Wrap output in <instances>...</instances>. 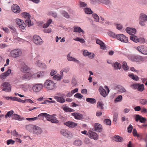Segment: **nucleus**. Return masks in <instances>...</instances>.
<instances>
[{"instance_id": "27", "label": "nucleus", "mask_w": 147, "mask_h": 147, "mask_svg": "<svg viewBox=\"0 0 147 147\" xmlns=\"http://www.w3.org/2000/svg\"><path fill=\"white\" fill-rule=\"evenodd\" d=\"M102 126L100 124L96 123L95 124L94 131H97L101 130L102 129Z\"/></svg>"}, {"instance_id": "12", "label": "nucleus", "mask_w": 147, "mask_h": 147, "mask_svg": "<svg viewBox=\"0 0 147 147\" xmlns=\"http://www.w3.org/2000/svg\"><path fill=\"white\" fill-rule=\"evenodd\" d=\"M45 117L47 121H51L53 116L46 113H42L38 115V117Z\"/></svg>"}, {"instance_id": "50", "label": "nucleus", "mask_w": 147, "mask_h": 147, "mask_svg": "<svg viewBox=\"0 0 147 147\" xmlns=\"http://www.w3.org/2000/svg\"><path fill=\"white\" fill-rule=\"evenodd\" d=\"M38 117H38V116L37 117H33V118H26V119L28 121H33L34 120H35L38 119Z\"/></svg>"}, {"instance_id": "39", "label": "nucleus", "mask_w": 147, "mask_h": 147, "mask_svg": "<svg viewBox=\"0 0 147 147\" xmlns=\"http://www.w3.org/2000/svg\"><path fill=\"white\" fill-rule=\"evenodd\" d=\"M63 109L64 111L66 112H72L74 111V110L73 109L69 108L67 106L64 107V108H63Z\"/></svg>"}, {"instance_id": "1", "label": "nucleus", "mask_w": 147, "mask_h": 147, "mask_svg": "<svg viewBox=\"0 0 147 147\" xmlns=\"http://www.w3.org/2000/svg\"><path fill=\"white\" fill-rule=\"evenodd\" d=\"M43 86L47 90H53L56 88V83L53 81L47 79L45 81Z\"/></svg>"}, {"instance_id": "23", "label": "nucleus", "mask_w": 147, "mask_h": 147, "mask_svg": "<svg viewBox=\"0 0 147 147\" xmlns=\"http://www.w3.org/2000/svg\"><path fill=\"white\" fill-rule=\"evenodd\" d=\"M71 115L74 116L75 119H80L83 117L82 115L79 113H71Z\"/></svg>"}, {"instance_id": "56", "label": "nucleus", "mask_w": 147, "mask_h": 147, "mask_svg": "<svg viewBox=\"0 0 147 147\" xmlns=\"http://www.w3.org/2000/svg\"><path fill=\"white\" fill-rule=\"evenodd\" d=\"M133 134L134 136H137L138 137H139V135L137 134V131L136 129H134L133 131Z\"/></svg>"}, {"instance_id": "24", "label": "nucleus", "mask_w": 147, "mask_h": 147, "mask_svg": "<svg viewBox=\"0 0 147 147\" xmlns=\"http://www.w3.org/2000/svg\"><path fill=\"white\" fill-rule=\"evenodd\" d=\"M11 117L12 119L20 121L24 119L23 117L21 118L20 115L16 114H13Z\"/></svg>"}, {"instance_id": "36", "label": "nucleus", "mask_w": 147, "mask_h": 147, "mask_svg": "<svg viewBox=\"0 0 147 147\" xmlns=\"http://www.w3.org/2000/svg\"><path fill=\"white\" fill-rule=\"evenodd\" d=\"M139 102L143 105H147V99H141L140 100Z\"/></svg>"}, {"instance_id": "28", "label": "nucleus", "mask_w": 147, "mask_h": 147, "mask_svg": "<svg viewBox=\"0 0 147 147\" xmlns=\"http://www.w3.org/2000/svg\"><path fill=\"white\" fill-rule=\"evenodd\" d=\"M113 66L115 69H120L121 68V64L117 62L115 63Z\"/></svg>"}, {"instance_id": "42", "label": "nucleus", "mask_w": 147, "mask_h": 147, "mask_svg": "<svg viewBox=\"0 0 147 147\" xmlns=\"http://www.w3.org/2000/svg\"><path fill=\"white\" fill-rule=\"evenodd\" d=\"M13 113V110H11L10 111H8L7 113L5 115V117L6 118H7V117H10L12 115Z\"/></svg>"}, {"instance_id": "18", "label": "nucleus", "mask_w": 147, "mask_h": 147, "mask_svg": "<svg viewBox=\"0 0 147 147\" xmlns=\"http://www.w3.org/2000/svg\"><path fill=\"white\" fill-rule=\"evenodd\" d=\"M88 135L90 138L93 139L95 140H96L98 138V136L95 132L91 131L88 133Z\"/></svg>"}, {"instance_id": "40", "label": "nucleus", "mask_w": 147, "mask_h": 147, "mask_svg": "<svg viewBox=\"0 0 147 147\" xmlns=\"http://www.w3.org/2000/svg\"><path fill=\"white\" fill-rule=\"evenodd\" d=\"M85 13L88 14H91L92 13V11L90 8L86 7L84 9Z\"/></svg>"}, {"instance_id": "11", "label": "nucleus", "mask_w": 147, "mask_h": 147, "mask_svg": "<svg viewBox=\"0 0 147 147\" xmlns=\"http://www.w3.org/2000/svg\"><path fill=\"white\" fill-rule=\"evenodd\" d=\"M35 63L36 66L42 69H45L47 68V65L46 64L44 63H42L40 60H37Z\"/></svg>"}, {"instance_id": "44", "label": "nucleus", "mask_w": 147, "mask_h": 147, "mask_svg": "<svg viewBox=\"0 0 147 147\" xmlns=\"http://www.w3.org/2000/svg\"><path fill=\"white\" fill-rule=\"evenodd\" d=\"M144 84H139L138 90V91L140 92H142L144 90Z\"/></svg>"}, {"instance_id": "60", "label": "nucleus", "mask_w": 147, "mask_h": 147, "mask_svg": "<svg viewBox=\"0 0 147 147\" xmlns=\"http://www.w3.org/2000/svg\"><path fill=\"white\" fill-rule=\"evenodd\" d=\"M43 31L45 33H51L52 32V29L51 28H49L47 29H44Z\"/></svg>"}, {"instance_id": "43", "label": "nucleus", "mask_w": 147, "mask_h": 147, "mask_svg": "<svg viewBox=\"0 0 147 147\" xmlns=\"http://www.w3.org/2000/svg\"><path fill=\"white\" fill-rule=\"evenodd\" d=\"M147 21V19H141L139 23L141 26H144L145 25V23Z\"/></svg>"}, {"instance_id": "9", "label": "nucleus", "mask_w": 147, "mask_h": 147, "mask_svg": "<svg viewBox=\"0 0 147 147\" xmlns=\"http://www.w3.org/2000/svg\"><path fill=\"white\" fill-rule=\"evenodd\" d=\"M137 49L142 53L144 55H147V47L145 46H140L137 47Z\"/></svg>"}, {"instance_id": "30", "label": "nucleus", "mask_w": 147, "mask_h": 147, "mask_svg": "<svg viewBox=\"0 0 147 147\" xmlns=\"http://www.w3.org/2000/svg\"><path fill=\"white\" fill-rule=\"evenodd\" d=\"M87 102L92 104H94L96 103V100L94 98H86Z\"/></svg>"}, {"instance_id": "16", "label": "nucleus", "mask_w": 147, "mask_h": 147, "mask_svg": "<svg viewBox=\"0 0 147 147\" xmlns=\"http://www.w3.org/2000/svg\"><path fill=\"white\" fill-rule=\"evenodd\" d=\"M12 10L13 11L16 13H19L20 11V7L17 4H13L11 7Z\"/></svg>"}, {"instance_id": "22", "label": "nucleus", "mask_w": 147, "mask_h": 147, "mask_svg": "<svg viewBox=\"0 0 147 147\" xmlns=\"http://www.w3.org/2000/svg\"><path fill=\"white\" fill-rule=\"evenodd\" d=\"M33 131L34 134H39L42 132V130L40 128L37 126H35L33 128Z\"/></svg>"}, {"instance_id": "34", "label": "nucleus", "mask_w": 147, "mask_h": 147, "mask_svg": "<svg viewBox=\"0 0 147 147\" xmlns=\"http://www.w3.org/2000/svg\"><path fill=\"white\" fill-rule=\"evenodd\" d=\"M22 16L25 18H30L31 17L29 13L27 12H23L21 14Z\"/></svg>"}, {"instance_id": "54", "label": "nucleus", "mask_w": 147, "mask_h": 147, "mask_svg": "<svg viewBox=\"0 0 147 147\" xmlns=\"http://www.w3.org/2000/svg\"><path fill=\"white\" fill-rule=\"evenodd\" d=\"M74 96L75 97L79 99L82 98L83 97V95L80 93H77L76 94H75Z\"/></svg>"}, {"instance_id": "62", "label": "nucleus", "mask_w": 147, "mask_h": 147, "mask_svg": "<svg viewBox=\"0 0 147 147\" xmlns=\"http://www.w3.org/2000/svg\"><path fill=\"white\" fill-rule=\"evenodd\" d=\"M94 53L90 52L88 56L89 58L92 59L94 58Z\"/></svg>"}, {"instance_id": "37", "label": "nucleus", "mask_w": 147, "mask_h": 147, "mask_svg": "<svg viewBox=\"0 0 147 147\" xmlns=\"http://www.w3.org/2000/svg\"><path fill=\"white\" fill-rule=\"evenodd\" d=\"M73 39L76 41L82 43H84L85 42L84 40L80 37H77L76 38H74Z\"/></svg>"}, {"instance_id": "25", "label": "nucleus", "mask_w": 147, "mask_h": 147, "mask_svg": "<svg viewBox=\"0 0 147 147\" xmlns=\"http://www.w3.org/2000/svg\"><path fill=\"white\" fill-rule=\"evenodd\" d=\"M24 74L21 77V78L22 80H29L30 77V74L28 72Z\"/></svg>"}, {"instance_id": "38", "label": "nucleus", "mask_w": 147, "mask_h": 147, "mask_svg": "<svg viewBox=\"0 0 147 147\" xmlns=\"http://www.w3.org/2000/svg\"><path fill=\"white\" fill-rule=\"evenodd\" d=\"M74 32H78L79 33L81 32H84V31L80 27H75L74 29Z\"/></svg>"}, {"instance_id": "29", "label": "nucleus", "mask_w": 147, "mask_h": 147, "mask_svg": "<svg viewBox=\"0 0 147 147\" xmlns=\"http://www.w3.org/2000/svg\"><path fill=\"white\" fill-rule=\"evenodd\" d=\"M67 59L68 61H72L78 63H79L80 62L79 61L71 56L67 58Z\"/></svg>"}, {"instance_id": "6", "label": "nucleus", "mask_w": 147, "mask_h": 147, "mask_svg": "<svg viewBox=\"0 0 147 147\" xmlns=\"http://www.w3.org/2000/svg\"><path fill=\"white\" fill-rule=\"evenodd\" d=\"M43 85L42 84H37L34 85L32 88L33 91L35 92H39L43 88Z\"/></svg>"}, {"instance_id": "58", "label": "nucleus", "mask_w": 147, "mask_h": 147, "mask_svg": "<svg viewBox=\"0 0 147 147\" xmlns=\"http://www.w3.org/2000/svg\"><path fill=\"white\" fill-rule=\"evenodd\" d=\"M15 143V141L11 139H10L7 141V144L9 145L10 144H13Z\"/></svg>"}, {"instance_id": "2", "label": "nucleus", "mask_w": 147, "mask_h": 147, "mask_svg": "<svg viewBox=\"0 0 147 147\" xmlns=\"http://www.w3.org/2000/svg\"><path fill=\"white\" fill-rule=\"evenodd\" d=\"M22 51L19 49H15L11 51L10 54L12 57L17 58L20 56L22 55Z\"/></svg>"}, {"instance_id": "55", "label": "nucleus", "mask_w": 147, "mask_h": 147, "mask_svg": "<svg viewBox=\"0 0 147 147\" xmlns=\"http://www.w3.org/2000/svg\"><path fill=\"white\" fill-rule=\"evenodd\" d=\"M16 23L17 25H19L21 24H23L24 23V21L21 20V19H18L16 20Z\"/></svg>"}, {"instance_id": "57", "label": "nucleus", "mask_w": 147, "mask_h": 147, "mask_svg": "<svg viewBox=\"0 0 147 147\" xmlns=\"http://www.w3.org/2000/svg\"><path fill=\"white\" fill-rule=\"evenodd\" d=\"M18 26L20 28L23 30H24L26 26V24L24 23L23 24H21L19 25Z\"/></svg>"}, {"instance_id": "33", "label": "nucleus", "mask_w": 147, "mask_h": 147, "mask_svg": "<svg viewBox=\"0 0 147 147\" xmlns=\"http://www.w3.org/2000/svg\"><path fill=\"white\" fill-rule=\"evenodd\" d=\"M138 37L134 34L131 35L130 36V39L136 43L138 42Z\"/></svg>"}, {"instance_id": "59", "label": "nucleus", "mask_w": 147, "mask_h": 147, "mask_svg": "<svg viewBox=\"0 0 147 147\" xmlns=\"http://www.w3.org/2000/svg\"><path fill=\"white\" fill-rule=\"evenodd\" d=\"M104 122L107 125H111V121L110 119H105Z\"/></svg>"}, {"instance_id": "21", "label": "nucleus", "mask_w": 147, "mask_h": 147, "mask_svg": "<svg viewBox=\"0 0 147 147\" xmlns=\"http://www.w3.org/2000/svg\"><path fill=\"white\" fill-rule=\"evenodd\" d=\"M54 98L57 102L63 104L65 102V99L62 96H55Z\"/></svg>"}, {"instance_id": "4", "label": "nucleus", "mask_w": 147, "mask_h": 147, "mask_svg": "<svg viewBox=\"0 0 147 147\" xmlns=\"http://www.w3.org/2000/svg\"><path fill=\"white\" fill-rule=\"evenodd\" d=\"M34 43L36 45H40L42 43V40L41 38L37 35H34L33 38Z\"/></svg>"}, {"instance_id": "13", "label": "nucleus", "mask_w": 147, "mask_h": 147, "mask_svg": "<svg viewBox=\"0 0 147 147\" xmlns=\"http://www.w3.org/2000/svg\"><path fill=\"white\" fill-rule=\"evenodd\" d=\"M126 32L129 34L133 35L135 34L136 30L134 28L127 27L125 29Z\"/></svg>"}, {"instance_id": "52", "label": "nucleus", "mask_w": 147, "mask_h": 147, "mask_svg": "<svg viewBox=\"0 0 147 147\" xmlns=\"http://www.w3.org/2000/svg\"><path fill=\"white\" fill-rule=\"evenodd\" d=\"M79 4L80 7H87V4L84 2H82L81 1L79 2Z\"/></svg>"}, {"instance_id": "19", "label": "nucleus", "mask_w": 147, "mask_h": 147, "mask_svg": "<svg viewBox=\"0 0 147 147\" xmlns=\"http://www.w3.org/2000/svg\"><path fill=\"white\" fill-rule=\"evenodd\" d=\"M20 67L23 71L25 72H28L30 69L23 62H21Z\"/></svg>"}, {"instance_id": "64", "label": "nucleus", "mask_w": 147, "mask_h": 147, "mask_svg": "<svg viewBox=\"0 0 147 147\" xmlns=\"http://www.w3.org/2000/svg\"><path fill=\"white\" fill-rule=\"evenodd\" d=\"M57 73V71L56 70L52 69L50 73V75L51 76H53Z\"/></svg>"}, {"instance_id": "5", "label": "nucleus", "mask_w": 147, "mask_h": 147, "mask_svg": "<svg viewBox=\"0 0 147 147\" xmlns=\"http://www.w3.org/2000/svg\"><path fill=\"white\" fill-rule=\"evenodd\" d=\"M1 87L3 88V91L6 92H9L11 91V88L10 84L8 83L4 82L1 85Z\"/></svg>"}, {"instance_id": "35", "label": "nucleus", "mask_w": 147, "mask_h": 147, "mask_svg": "<svg viewBox=\"0 0 147 147\" xmlns=\"http://www.w3.org/2000/svg\"><path fill=\"white\" fill-rule=\"evenodd\" d=\"M101 3L106 5H109L111 4V2L110 0H99Z\"/></svg>"}, {"instance_id": "46", "label": "nucleus", "mask_w": 147, "mask_h": 147, "mask_svg": "<svg viewBox=\"0 0 147 147\" xmlns=\"http://www.w3.org/2000/svg\"><path fill=\"white\" fill-rule=\"evenodd\" d=\"M51 121L53 123H58L59 121L57 119V118L55 117H53V118L51 119Z\"/></svg>"}, {"instance_id": "17", "label": "nucleus", "mask_w": 147, "mask_h": 147, "mask_svg": "<svg viewBox=\"0 0 147 147\" xmlns=\"http://www.w3.org/2000/svg\"><path fill=\"white\" fill-rule=\"evenodd\" d=\"M64 124L69 127L73 128L78 125L76 123H74L71 121H69L64 123Z\"/></svg>"}, {"instance_id": "53", "label": "nucleus", "mask_w": 147, "mask_h": 147, "mask_svg": "<svg viewBox=\"0 0 147 147\" xmlns=\"http://www.w3.org/2000/svg\"><path fill=\"white\" fill-rule=\"evenodd\" d=\"M103 104L101 103V102H98L97 103V107L102 109H103Z\"/></svg>"}, {"instance_id": "20", "label": "nucleus", "mask_w": 147, "mask_h": 147, "mask_svg": "<svg viewBox=\"0 0 147 147\" xmlns=\"http://www.w3.org/2000/svg\"><path fill=\"white\" fill-rule=\"evenodd\" d=\"M45 75L44 71H42L37 72L33 75V76L35 78H42Z\"/></svg>"}, {"instance_id": "31", "label": "nucleus", "mask_w": 147, "mask_h": 147, "mask_svg": "<svg viewBox=\"0 0 147 147\" xmlns=\"http://www.w3.org/2000/svg\"><path fill=\"white\" fill-rule=\"evenodd\" d=\"M122 66L124 71H127L129 69V67L127 66L126 62L125 61H123L122 63Z\"/></svg>"}, {"instance_id": "63", "label": "nucleus", "mask_w": 147, "mask_h": 147, "mask_svg": "<svg viewBox=\"0 0 147 147\" xmlns=\"http://www.w3.org/2000/svg\"><path fill=\"white\" fill-rule=\"evenodd\" d=\"M62 69L64 72L67 73L69 71L70 68L69 67L67 66L63 69Z\"/></svg>"}, {"instance_id": "3", "label": "nucleus", "mask_w": 147, "mask_h": 147, "mask_svg": "<svg viewBox=\"0 0 147 147\" xmlns=\"http://www.w3.org/2000/svg\"><path fill=\"white\" fill-rule=\"evenodd\" d=\"M105 89H104L102 86L99 87L98 90L100 94L103 97H105L109 94V90L108 87L107 86H105L104 87Z\"/></svg>"}, {"instance_id": "10", "label": "nucleus", "mask_w": 147, "mask_h": 147, "mask_svg": "<svg viewBox=\"0 0 147 147\" xmlns=\"http://www.w3.org/2000/svg\"><path fill=\"white\" fill-rule=\"evenodd\" d=\"M131 59L132 61L140 62L143 61V57L139 55H133L131 57Z\"/></svg>"}, {"instance_id": "7", "label": "nucleus", "mask_w": 147, "mask_h": 147, "mask_svg": "<svg viewBox=\"0 0 147 147\" xmlns=\"http://www.w3.org/2000/svg\"><path fill=\"white\" fill-rule=\"evenodd\" d=\"M61 134L63 136L67 138H70L72 137L71 132L66 129H61L60 131Z\"/></svg>"}, {"instance_id": "51", "label": "nucleus", "mask_w": 147, "mask_h": 147, "mask_svg": "<svg viewBox=\"0 0 147 147\" xmlns=\"http://www.w3.org/2000/svg\"><path fill=\"white\" fill-rule=\"evenodd\" d=\"M25 22L29 27H30L33 25V23H31V20L30 19H28L27 20H25Z\"/></svg>"}, {"instance_id": "15", "label": "nucleus", "mask_w": 147, "mask_h": 147, "mask_svg": "<svg viewBox=\"0 0 147 147\" xmlns=\"http://www.w3.org/2000/svg\"><path fill=\"white\" fill-rule=\"evenodd\" d=\"M135 115V119L136 121H138L139 120L140 122L141 123H145L146 119L144 117L141 116L138 114L136 115Z\"/></svg>"}, {"instance_id": "48", "label": "nucleus", "mask_w": 147, "mask_h": 147, "mask_svg": "<svg viewBox=\"0 0 147 147\" xmlns=\"http://www.w3.org/2000/svg\"><path fill=\"white\" fill-rule=\"evenodd\" d=\"M108 34L109 36L113 38H117V35H116L114 32H112L111 31L109 32H108Z\"/></svg>"}, {"instance_id": "47", "label": "nucleus", "mask_w": 147, "mask_h": 147, "mask_svg": "<svg viewBox=\"0 0 147 147\" xmlns=\"http://www.w3.org/2000/svg\"><path fill=\"white\" fill-rule=\"evenodd\" d=\"M122 96L121 95L118 96L115 100V102L121 101L122 100Z\"/></svg>"}, {"instance_id": "61", "label": "nucleus", "mask_w": 147, "mask_h": 147, "mask_svg": "<svg viewBox=\"0 0 147 147\" xmlns=\"http://www.w3.org/2000/svg\"><path fill=\"white\" fill-rule=\"evenodd\" d=\"M11 134L14 136H17L18 135L17 132L15 130H14L11 132Z\"/></svg>"}, {"instance_id": "32", "label": "nucleus", "mask_w": 147, "mask_h": 147, "mask_svg": "<svg viewBox=\"0 0 147 147\" xmlns=\"http://www.w3.org/2000/svg\"><path fill=\"white\" fill-rule=\"evenodd\" d=\"M82 144V143L80 140H78L74 141V144L77 146H80Z\"/></svg>"}, {"instance_id": "14", "label": "nucleus", "mask_w": 147, "mask_h": 147, "mask_svg": "<svg viewBox=\"0 0 147 147\" xmlns=\"http://www.w3.org/2000/svg\"><path fill=\"white\" fill-rule=\"evenodd\" d=\"M11 70L10 69H8L6 72L3 73L0 75V78L3 80L8 76L11 73Z\"/></svg>"}, {"instance_id": "8", "label": "nucleus", "mask_w": 147, "mask_h": 147, "mask_svg": "<svg viewBox=\"0 0 147 147\" xmlns=\"http://www.w3.org/2000/svg\"><path fill=\"white\" fill-rule=\"evenodd\" d=\"M117 38L122 42L127 43L128 42V38L123 34H117Z\"/></svg>"}, {"instance_id": "45", "label": "nucleus", "mask_w": 147, "mask_h": 147, "mask_svg": "<svg viewBox=\"0 0 147 147\" xmlns=\"http://www.w3.org/2000/svg\"><path fill=\"white\" fill-rule=\"evenodd\" d=\"M118 114L117 113H115L114 114L113 117V121L115 122H116L117 120Z\"/></svg>"}, {"instance_id": "49", "label": "nucleus", "mask_w": 147, "mask_h": 147, "mask_svg": "<svg viewBox=\"0 0 147 147\" xmlns=\"http://www.w3.org/2000/svg\"><path fill=\"white\" fill-rule=\"evenodd\" d=\"M53 78L55 80H60L61 79V76L59 75H56L53 77Z\"/></svg>"}, {"instance_id": "26", "label": "nucleus", "mask_w": 147, "mask_h": 147, "mask_svg": "<svg viewBox=\"0 0 147 147\" xmlns=\"http://www.w3.org/2000/svg\"><path fill=\"white\" fill-rule=\"evenodd\" d=\"M128 76L134 81H138L139 79V78L137 76L134 75L133 73L129 74Z\"/></svg>"}, {"instance_id": "41", "label": "nucleus", "mask_w": 147, "mask_h": 147, "mask_svg": "<svg viewBox=\"0 0 147 147\" xmlns=\"http://www.w3.org/2000/svg\"><path fill=\"white\" fill-rule=\"evenodd\" d=\"M115 141L117 142H121L123 141V138L119 136H115L114 137Z\"/></svg>"}]
</instances>
